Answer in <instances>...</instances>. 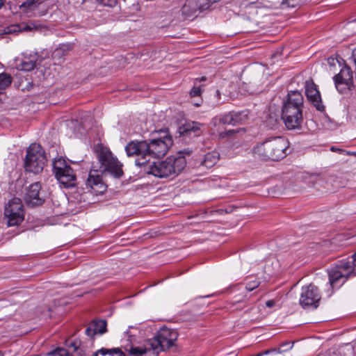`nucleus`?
<instances>
[{
    "instance_id": "obj_1",
    "label": "nucleus",
    "mask_w": 356,
    "mask_h": 356,
    "mask_svg": "<svg viewBox=\"0 0 356 356\" xmlns=\"http://www.w3.org/2000/svg\"><path fill=\"white\" fill-rule=\"evenodd\" d=\"M177 338L178 333L175 330L163 327L153 338L147 340L142 346L131 345L126 350L130 356H157L161 351L172 347Z\"/></svg>"
},
{
    "instance_id": "obj_2",
    "label": "nucleus",
    "mask_w": 356,
    "mask_h": 356,
    "mask_svg": "<svg viewBox=\"0 0 356 356\" xmlns=\"http://www.w3.org/2000/svg\"><path fill=\"white\" fill-rule=\"evenodd\" d=\"M304 98L298 90H291L282 107V119L288 130H300L303 123Z\"/></svg>"
},
{
    "instance_id": "obj_3",
    "label": "nucleus",
    "mask_w": 356,
    "mask_h": 356,
    "mask_svg": "<svg viewBox=\"0 0 356 356\" xmlns=\"http://www.w3.org/2000/svg\"><path fill=\"white\" fill-rule=\"evenodd\" d=\"M289 141L284 137H273L265 140L252 149L254 157L263 160L278 161L286 156Z\"/></svg>"
},
{
    "instance_id": "obj_4",
    "label": "nucleus",
    "mask_w": 356,
    "mask_h": 356,
    "mask_svg": "<svg viewBox=\"0 0 356 356\" xmlns=\"http://www.w3.org/2000/svg\"><path fill=\"white\" fill-rule=\"evenodd\" d=\"M186 165V159L184 156H170L165 161L154 162L149 165L147 172L159 178L175 177L184 169Z\"/></svg>"
},
{
    "instance_id": "obj_5",
    "label": "nucleus",
    "mask_w": 356,
    "mask_h": 356,
    "mask_svg": "<svg viewBox=\"0 0 356 356\" xmlns=\"http://www.w3.org/2000/svg\"><path fill=\"white\" fill-rule=\"evenodd\" d=\"M95 153L100 164V172H108L117 179L122 177V164L113 156L109 148L99 144L95 147Z\"/></svg>"
},
{
    "instance_id": "obj_6",
    "label": "nucleus",
    "mask_w": 356,
    "mask_h": 356,
    "mask_svg": "<svg viewBox=\"0 0 356 356\" xmlns=\"http://www.w3.org/2000/svg\"><path fill=\"white\" fill-rule=\"evenodd\" d=\"M353 265L349 261H340L328 270L329 283L331 287H339L348 278L356 276V252L353 254Z\"/></svg>"
},
{
    "instance_id": "obj_7",
    "label": "nucleus",
    "mask_w": 356,
    "mask_h": 356,
    "mask_svg": "<svg viewBox=\"0 0 356 356\" xmlns=\"http://www.w3.org/2000/svg\"><path fill=\"white\" fill-rule=\"evenodd\" d=\"M47 159L44 152L39 144H31L26 151L24 161L25 170L34 174H38L42 171Z\"/></svg>"
},
{
    "instance_id": "obj_8",
    "label": "nucleus",
    "mask_w": 356,
    "mask_h": 356,
    "mask_svg": "<svg viewBox=\"0 0 356 356\" xmlns=\"http://www.w3.org/2000/svg\"><path fill=\"white\" fill-rule=\"evenodd\" d=\"M53 172L63 187L71 188L76 185V176L74 171L64 159L60 157L54 161Z\"/></svg>"
},
{
    "instance_id": "obj_9",
    "label": "nucleus",
    "mask_w": 356,
    "mask_h": 356,
    "mask_svg": "<svg viewBox=\"0 0 356 356\" xmlns=\"http://www.w3.org/2000/svg\"><path fill=\"white\" fill-rule=\"evenodd\" d=\"M65 348H58L49 353L50 356H88V350L79 339L70 337L65 340Z\"/></svg>"
},
{
    "instance_id": "obj_10",
    "label": "nucleus",
    "mask_w": 356,
    "mask_h": 356,
    "mask_svg": "<svg viewBox=\"0 0 356 356\" xmlns=\"http://www.w3.org/2000/svg\"><path fill=\"white\" fill-rule=\"evenodd\" d=\"M5 219L8 227L17 226L24 219V210L21 199L14 197L5 206Z\"/></svg>"
},
{
    "instance_id": "obj_11",
    "label": "nucleus",
    "mask_w": 356,
    "mask_h": 356,
    "mask_svg": "<svg viewBox=\"0 0 356 356\" xmlns=\"http://www.w3.org/2000/svg\"><path fill=\"white\" fill-rule=\"evenodd\" d=\"M147 140H131L125 147L128 156H136V165L144 166L149 161Z\"/></svg>"
},
{
    "instance_id": "obj_12",
    "label": "nucleus",
    "mask_w": 356,
    "mask_h": 356,
    "mask_svg": "<svg viewBox=\"0 0 356 356\" xmlns=\"http://www.w3.org/2000/svg\"><path fill=\"white\" fill-rule=\"evenodd\" d=\"M248 120L247 110L232 111L213 118L211 124L214 127L222 125L238 126L244 124Z\"/></svg>"
},
{
    "instance_id": "obj_13",
    "label": "nucleus",
    "mask_w": 356,
    "mask_h": 356,
    "mask_svg": "<svg viewBox=\"0 0 356 356\" xmlns=\"http://www.w3.org/2000/svg\"><path fill=\"white\" fill-rule=\"evenodd\" d=\"M172 143V137L165 132L163 136L147 141L148 149H148L149 158L165 156Z\"/></svg>"
},
{
    "instance_id": "obj_14",
    "label": "nucleus",
    "mask_w": 356,
    "mask_h": 356,
    "mask_svg": "<svg viewBox=\"0 0 356 356\" xmlns=\"http://www.w3.org/2000/svg\"><path fill=\"white\" fill-rule=\"evenodd\" d=\"M320 300L321 294L317 286L309 284L302 287L299 302L303 308H317Z\"/></svg>"
},
{
    "instance_id": "obj_15",
    "label": "nucleus",
    "mask_w": 356,
    "mask_h": 356,
    "mask_svg": "<svg viewBox=\"0 0 356 356\" xmlns=\"http://www.w3.org/2000/svg\"><path fill=\"white\" fill-rule=\"evenodd\" d=\"M41 189V183L39 181L31 184L26 188L24 201L28 206L32 207L40 206L44 202L45 195Z\"/></svg>"
},
{
    "instance_id": "obj_16",
    "label": "nucleus",
    "mask_w": 356,
    "mask_h": 356,
    "mask_svg": "<svg viewBox=\"0 0 356 356\" xmlns=\"http://www.w3.org/2000/svg\"><path fill=\"white\" fill-rule=\"evenodd\" d=\"M305 95L311 104L319 111H323L325 106L322 103L320 92L316 85L312 79L307 80L305 83Z\"/></svg>"
},
{
    "instance_id": "obj_17",
    "label": "nucleus",
    "mask_w": 356,
    "mask_h": 356,
    "mask_svg": "<svg viewBox=\"0 0 356 356\" xmlns=\"http://www.w3.org/2000/svg\"><path fill=\"white\" fill-rule=\"evenodd\" d=\"M334 80L336 88L340 92L350 90L353 84V74L350 68L345 65L340 72L334 76Z\"/></svg>"
},
{
    "instance_id": "obj_18",
    "label": "nucleus",
    "mask_w": 356,
    "mask_h": 356,
    "mask_svg": "<svg viewBox=\"0 0 356 356\" xmlns=\"http://www.w3.org/2000/svg\"><path fill=\"white\" fill-rule=\"evenodd\" d=\"M86 188L93 190L95 193H102L106 191V186L102 181V176L96 170H91L86 182Z\"/></svg>"
},
{
    "instance_id": "obj_19",
    "label": "nucleus",
    "mask_w": 356,
    "mask_h": 356,
    "mask_svg": "<svg viewBox=\"0 0 356 356\" xmlns=\"http://www.w3.org/2000/svg\"><path fill=\"white\" fill-rule=\"evenodd\" d=\"M39 55L37 53L24 54L19 63H17L18 70L29 72L34 70L38 65Z\"/></svg>"
},
{
    "instance_id": "obj_20",
    "label": "nucleus",
    "mask_w": 356,
    "mask_h": 356,
    "mask_svg": "<svg viewBox=\"0 0 356 356\" xmlns=\"http://www.w3.org/2000/svg\"><path fill=\"white\" fill-rule=\"evenodd\" d=\"M219 153L215 151L209 152L195 161V167L200 169L212 168L219 160Z\"/></svg>"
},
{
    "instance_id": "obj_21",
    "label": "nucleus",
    "mask_w": 356,
    "mask_h": 356,
    "mask_svg": "<svg viewBox=\"0 0 356 356\" xmlns=\"http://www.w3.org/2000/svg\"><path fill=\"white\" fill-rule=\"evenodd\" d=\"M107 323L105 320H93L87 327L85 333L90 338V343H92L94 337L97 334H104L107 331Z\"/></svg>"
},
{
    "instance_id": "obj_22",
    "label": "nucleus",
    "mask_w": 356,
    "mask_h": 356,
    "mask_svg": "<svg viewBox=\"0 0 356 356\" xmlns=\"http://www.w3.org/2000/svg\"><path fill=\"white\" fill-rule=\"evenodd\" d=\"M202 127L198 122H186L179 127V133L183 136L196 137L202 134Z\"/></svg>"
},
{
    "instance_id": "obj_23",
    "label": "nucleus",
    "mask_w": 356,
    "mask_h": 356,
    "mask_svg": "<svg viewBox=\"0 0 356 356\" xmlns=\"http://www.w3.org/2000/svg\"><path fill=\"white\" fill-rule=\"evenodd\" d=\"M259 286V282L254 280L251 282H249L246 284L245 286H243L242 284H238L236 286L238 290H241V293L236 296L234 304L243 302L245 299L248 298V293Z\"/></svg>"
},
{
    "instance_id": "obj_24",
    "label": "nucleus",
    "mask_w": 356,
    "mask_h": 356,
    "mask_svg": "<svg viewBox=\"0 0 356 356\" xmlns=\"http://www.w3.org/2000/svg\"><path fill=\"white\" fill-rule=\"evenodd\" d=\"M279 117L278 111H273L270 107L264 121L266 126L270 129H275L279 123Z\"/></svg>"
},
{
    "instance_id": "obj_25",
    "label": "nucleus",
    "mask_w": 356,
    "mask_h": 356,
    "mask_svg": "<svg viewBox=\"0 0 356 356\" xmlns=\"http://www.w3.org/2000/svg\"><path fill=\"white\" fill-rule=\"evenodd\" d=\"M197 11H199L195 0H186L182 6L181 13L186 17L194 15Z\"/></svg>"
},
{
    "instance_id": "obj_26",
    "label": "nucleus",
    "mask_w": 356,
    "mask_h": 356,
    "mask_svg": "<svg viewBox=\"0 0 356 356\" xmlns=\"http://www.w3.org/2000/svg\"><path fill=\"white\" fill-rule=\"evenodd\" d=\"M12 80L10 74L5 72L0 74V94L11 84Z\"/></svg>"
},
{
    "instance_id": "obj_27",
    "label": "nucleus",
    "mask_w": 356,
    "mask_h": 356,
    "mask_svg": "<svg viewBox=\"0 0 356 356\" xmlns=\"http://www.w3.org/2000/svg\"><path fill=\"white\" fill-rule=\"evenodd\" d=\"M229 94L224 91L222 88L217 89L215 93L217 105H221L229 99Z\"/></svg>"
},
{
    "instance_id": "obj_28",
    "label": "nucleus",
    "mask_w": 356,
    "mask_h": 356,
    "mask_svg": "<svg viewBox=\"0 0 356 356\" xmlns=\"http://www.w3.org/2000/svg\"><path fill=\"white\" fill-rule=\"evenodd\" d=\"M99 352L103 356H105L107 354L110 355L111 356H126L125 354L119 348H114L111 349L102 348L99 350Z\"/></svg>"
},
{
    "instance_id": "obj_29",
    "label": "nucleus",
    "mask_w": 356,
    "mask_h": 356,
    "mask_svg": "<svg viewBox=\"0 0 356 356\" xmlns=\"http://www.w3.org/2000/svg\"><path fill=\"white\" fill-rule=\"evenodd\" d=\"M72 48V47L71 44H62L58 48L56 49L53 55L54 57L63 56L67 54Z\"/></svg>"
},
{
    "instance_id": "obj_30",
    "label": "nucleus",
    "mask_w": 356,
    "mask_h": 356,
    "mask_svg": "<svg viewBox=\"0 0 356 356\" xmlns=\"http://www.w3.org/2000/svg\"><path fill=\"white\" fill-rule=\"evenodd\" d=\"M37 2L38 0H26L19 6V8L23 11L28 12L33 9Z\"/></svg>"
},
{
    "instance_id": "obj_31",
    "label": "nucleus",
    "mask_w": 356,
    "mask_h": 356,
    "mask_svg": "<svg viewBox=\"0 0 356 356\" xmlns=\"http://www.w3.org/2000/svg\"><path fill=\"white\" fill-rule=\"evenodd\" d=\"M39 27H40V26L37 24L36 23L29 22L25 24H22L21 27H20V30L24 31H28L38 29Z\"/></svg>"
},
{
    "instance_id": "obj_32",
    "label": "nucleus",
    "mask_w": 356,
    "mask_h": 356,
    "mask_svg": "<svg viewBox=\"0 0 356 356\" xmlns=\"http://www.w3.org/2000/svg\"><path fill=\"white\" fill-rule=\"evenodd\" d=\"M196 1L197 6L198 7L199 11H203L207 10L211 4L208 0H195Z\"/></svg>"
},
{
    "instance_id": "obj_33",
    "label": "nucleus",
    "mask_w": 356,
    "mask_h": 356,
    "mask_svg": "<svg viewBox=\"0 0 356 356\" xmlns=\"http://www.w3.org/2000/svg\"><path fill=\"white\" fill-rule=\"evenodd\" d=\"M238 131L239 129H229L227 131H222L218 133V136L220 138H229L238 133Z\"/></svg>"
},
{
    "instance_id": "obj_34",
    "label": "nucleus",
    "mask_w": 356,
    "mask_h": 356,
    "mask_svg": "<svg viewBox=\"0 0 356 356\" xmlns=\"http://www.w3.org/2000/svg\"><path fill=\"white\" fill-rule=\"evenodd\" d=\"M202 94V88L201 86H197L196 84L194 85L193 88L190 91V95L191 97H198Z\"/></svg>"
},
{
    "instance_id": "obj_35",
    "label": "nucleus",
    "mask_w": 356,
    "mask_h": 356,
    "mask_svg": "<svg viewBox=\"0 0 356 356\" xmlns=\"http://www.w3.org/2000/svg\"><path fill=\"white\" fill-rule=\"evenodd\" d=\"M104 6L113 7L117 3V0H96Z\"/></svg>"
},
{
    "instance_id": "obj_36",
    "label": "nucleus",
    "mask_w": 356,
    "mask_h": 356,
    "mask_svg": "<svg viewBox=\"0 0 356 356\" xmlns=\"http://www.w3.org/2000/svg\"><path fill=\"white\" fill-rule=\"evenodd\" d=\"M293 347V344L291 343V342H286L284 343H282L281 345V346L277 349V353H282V352H285L288 350H290Z\"/></svg>"
},
{
    "instance_id": "obj_37",
    "label": "nucleus",
    "mask_w": 356,
    "mask_h": 356,
    "mask_svg": "<svg viewBox=\"0 0 356 356\" xmlns=\"http://www.w3.org/2000/svg\"><path fill=\"white\" fill-rule=\"evenodd\" d=\"M191 152H192V151L191 149H184L182 151L179 152V156H185L186 155L190 156ZM184 158L186 159V157H184Z\"/></svg>"
},
{
    "instance_id": "obj_38",
    "label": "nucleus",
    "mask_w": 356,
    "mask_h": 356,
    "mask_svg": "<svg viewBox=\"0 0 356 356\" xmlns=\"http://www.w3.org/2000/svg\"><path fill=\"white\" fill-rule=\"evenodd\" d=\"M275 305V302L272 300H268L266 302V305L268 307H273Z\"/></svg>"
},
{
    "instance_id": "obj_39",
    "label": "nucleus",
    "mask_w": 356,
    "mask_h": 356,
    "mask_svg": "<svg viewBox=\"0 0 356 356\" xmlns=\"http://www.w3.org/2000/svg\"><path fill=\"white\" fill-rule=\"evenodd\" d=\"M206 79H207L206 76H202L201 78H197L195 79V84H196L197 82H201V81H206Z\"/></svg>"
},
{
    "instance_id": "obj_40",
    "label": "nucleus",
    "mask_w": 356,
    "mask_h": 356,
    "mask_svg": "<svg viewBox=\"0 0 356 356\" xmlns=\"http://www.w3.org/2000/svg\"><path fill=\"white\" fill-rule=\"evenodd\" d=\"M271 352H277V349H272V350H266L264 354V355H267Z\"/></svg>"
},
{
    "instance_id": "obj_41",
    "label": "nucleus",
    "mask_w": 356,
    "mask_h": 356,
    "mask_svg": "<svg viewBox=\"0 0 356 356\" xmlns=\"http://www.w3.org/2000/svg\"><path fill=\"white\" fill-rule=\"evenodd\" d=\"M286 3H287L289 6H294L293 3H291V0H284Z\"/></svg>"
},
{
    "instance_id": "obj_42",
    "label": "nucleus",
    "mask_w": 356,
    "mask_h": 356,
    "mask_svg": "<svg viewBox=\"0 0 356 356\" xmlns=\"http://www.w3.org/2000/svg\"><path fill=\"white\" fill-rule=\"evenodd\" d=\"M208 1H209L210 4L211 5L214 3L219 1L220 0H208Z\"/></svg>"
},
{
    "instance_id": "obj_43",
    "label": "nucleus",
    "mask_w": 356,
    "mask_h": 356,
    "mask_svg": "<svg viewBox=\"0 0 356 356\" xmlns=\"http://www.w3.org/2000/svg\"><path fill=\"white\" fill-rule=\"evenodd\" d=\"M3 3H4V0H0V8L2 7Z\"/></svg>"
},
{
    "instance_id": "obj_44",
    "label": "nucleus",
    "mask_w": 356,
    "mask_h": 356,
    "mask_svg": "<svg viewBox=\"0 0 356 356\" xmlns=\"http://www.w3.org/2000/svg\"><path fill=\"white\" fill-rule=\"evenodd\" d=\"M98 353H100L99 350H97L96 353H93L92 356H97Z\"/></svg>"
},
{
    "instance_id": "obj_45",
    "label": "nucleus",
    "mask_w": 356,
    "mask_h": 356,
    "mask_svg": "<svg viewBox=\"0 0 356 356\" xmlns=\"http://www.w3.org/2000/svg\"><path fill=\"white\" fill-rule=\"evenodd\" d=\"M3 353L1 351H0V356H3Z\"/></svg>"
},
{
    "instance_id": "obj_46",
    "label": "nucleus",
    "mask_w": 356,
    "mask_h": 356,
    "mask_svg": "<svg viewBox=\"0 0 356 356\" xmlns=\"http://www.w3.org/2000/svg\"><path fill=\"white\" fill-rule=\"evenodd\" d=\"M293 0H291V1H293Z\"/></svg>"
}]
</instances>
